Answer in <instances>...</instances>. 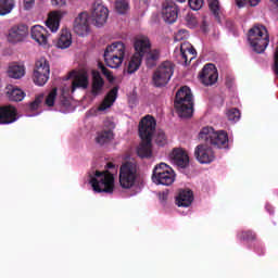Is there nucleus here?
Masks as SVG:
<instances>
[{
	"instance_id": "de8ad7c7",
	"label": "nucleus",
	"mask_w": 278,
	"mask_h": 278,
	"mask_svg": "<svg viewBox=\"0 0 278 278\" xmlns=\"http://www.w3.org/2000/svg\"><path fill=\"white\" fill-rule=\"evenodd\" d=\"M9 71H25L24 62H12L9 64Z\"/></svg>"
},
{
	"instance_id": "7c9ffc66",
	"label": "nucleus",
	"mask_w": 278,
	"mask_h": 278,
	"mask_svg": "<svg viewBox=\"0 0 278 278\" xmlns=\"http://www.w3.org/2000/svg\"><path fill=\"white\" fill-rule=\"evenodd\" d=\"M7 94L9 97V100L14 102L23 101V99H25V91L18 88H13L9 90Z\"/></svg>"
},
{
	"instance_id": "603ef678",
	"label": "nucleus",
	"mask_w": 278,
	"mask_h": 278,
	"mask_svg": "<svg viewBox=\"0 0 278 278\" xmlns=\"http://www.w3.org/2000/svg\"><path fill=\"white\" fill-rule=\"evenodd\" d=\"M202 71H218V68H216L214 63H207L203 66Z\"/></svg>"
},
{
	"instance_id": "680f3d73",
	"label": "nucleus",
	"mask_w": 278,
	"mask_h": 278,
	"mask_svg": "<svg viewBox=\"0 0 278 278\" xmlns=\"http://www.w3.org/2000/svg\"><path fill=\"white\" fill-rule=\"evenodd\" d=\"M177 1H179V3H184L186 0H177Z\"/></svg>"
},
{
	"instance_id": "6e6d98bb",
	"label": "nucleus",
	"mask_w": 278,
	"mask_h": 278,
	"mask_svg": "<svg viewBox=\"0 0 278 278\" xmlns=\"http://www.w3.org/2000/svg\"><path fill=\"white\" fill-rule=\"evenodd\" d=\"M98 68H100L101 71H108V67H105V65L101 62H98Z\"/></svg>"
},
{
	"instance_id": "c9c22d12",
	"label": "nucleus",
	"mask_w": 278,
	"mask_h": 278,
	"mask_svg": "<svg viewBox=\"0 0 278 278\" xmlns=\"http://www.w3.org/2000/svg\"><path fill=\"white\" fill-rule=\"evenodd\" d=\"M226 116L231 123H238V121H240V110L236 108L229 109L226 112Z\"/></svg>"
},
{
	"instance_id": "b1692460",
	"label": "nucleus",
	"mask_w": 278,
	"mask_h": 278,
	"mask_svg": "<svg viewBox=\"0 0 278 278\" xmlns=\"http://www.w3.org/2000/svg\"><path fill=\"white\" fill-rule=\"evenodd\" d=\"M105 86V80L101 77L99 71H92L91 78V94L93 97H99L100 92H103V87Z\"/></svg>"
},
{
	"instance_id": "f8f14e48",
	"label": "nucleus",
	"mask_w": 278,
	"mask_h": 278,
	"mask_svg": "<svg viewBox=\"0 0 278 278\" xmlns=\"http://www.w3.org/2000/svg\"><path fill=\"white\" fill-rule=\"evenodd\" d=\"M74 31L77 36H88L90 24L88 23V12H81L74 20Z\"/></svg>"
},
{
	"instance_id": "13d9d810",
	"label": "nucleus",
	"mask_w": 278,
	"mask_h": 278,
	"mask_svg": "<svg viewBox=\"0 0 278 278\" xmlns=\"http://www.w3.org/2000/svg\"><path fill=\"white\" fill-rule=\"evenodd\" d=\"M114 166H115V165H114V163H112V162H110V163L106 164V168H114Z\"/></svg>"
},
{
	"instance_id": "9d476101",
	"label": "nucleus",
	"mask_w": 278,
	"mask_h": 278,
	"mask_svg": "<svg viewBox=\"0 0 278 278\" xmlns=\"http://www.w3.org/2000/svg\"><path fill=\"white\" fill-rule=\"evenodd\" d=\"M108 16H110V11L101 3H93L91 9V18L96 27H103L108 22Z\"/></svg>"
},
{
	"instance_id": "864d4df0",
	"label": "nucleus",
	"mask_w": 278,
	"mask_h": 278,
	"mask_svg": "<svg viewBox=\"0 0 278 278\" xmlns=\"http://www.w3.org/2000/svg\"><path fill=\"white\" fill-rule=\"evenodd\" d=\"M274 71H278V48L276 49L274 54Z\"/></svg>"
},
{
	"instance_id": "423d86ee",
	"label": "nucleus",
	"mask_w": 278,
	"mask_h": 278,
	"mask_svg": "<svg viewBox=\"0 0 278 278\" xmlns=\"http://www.w3.org/2000/svg\"><path fill=\"white\" fill-rule=\"evenodd\" d=\"M125 60V43L115 41L104 50V62L109 68H118Z\"/></svg>"
},
{
	"instance_id": "4be33fe9",
	"label": "nucleus",
	"mask_w": 278,
	"mask_h": 278,
	"mask_svg": "<svg viewBox=\"0 0 278 278\" xmlns=\"http://www.w3.org/2000/svg\"><path fill=\"white\" fill-rule=\"evenodd\" d=\"M118 90L119 87L118 85L113 87L104 97L102 103L100 104V106L98 108V110L100 112H105V110H108V108H111L114 105V103L116 102V99H118Z\"/></svg>"
},
{
	"instance_id": "4468645a",
	"label": "nucleus",
	"mask_w": 278,
	"mask_h": 278,
	"mask_svg": "<svg viewBox=\"0 0 278 278\" xmlns=\"http://www.w3.org/2000/svg\"><path fill=\"white\" fill-rule=\"evenodd\" d=\"M30 36L40 47L49 46V31L40 25H35L30 29Z\"/></svg>"
},
{
	"instance_id": "f3484780",
	"label": "nucleus",
	"mask_w": 278,
	"mask_h": 278,
	"mask_svg": "<svg viewBox=\"0 0 278 278\" xmlns=\"http://www.w3.org/2000/svg\"><path fill=\"white\" fill-rule=\"evenodd\" d=\"M28 28L26 25L13 26L9 30L8 41L16 45V42H23L27 38Z\"/></svg>"
},
{
	"instance_id": "3c124183",
	"label": "nucleus",
	"mask_w": 278,
	"mask_h": 278,
	"mask_svg": "<svg viewBox=\"0 0 278 278\" xmlns=\"http://www.w3.org/2000/svg\"><path fill=\"white\" fill-rule=\"evenodd\" d=\"M52 5H56L58 8H62L66 5V0H51Z\"/></svg>"
},
{
	"instance_id": "f03ea898",
	"label": "nucleus",
	"mask_w": 278,
	"mask_h": 278,
	"mask_svg": "<svg viewBox=\"0 0 278 278\" xmlns=\"http://www.w3.org/2000/svg\"><path fill=\"white\" fill-rule=\"evenodd\" d=\"M174 108L180 118H191L194 114V100L190 87H181L175 96Z\"/></svg>"
},
{
	"instance_id": "39448f33",
	"label": "nucleus",
	"mask_w": 278,
	"mask_h": 278,
	"mask_svg": "<svg viewBox=\"0 0 278 278\" xmlns=\"http://www.w3.org/2000/svg\"><path fill=\"white\" fill-rule=\"evenodd\" d=\"M138 165L134 162H125L119 167V186L123 190H131L138 181Z\"/></svg>"
},
{
	"instance_id": "cd10ccee",
	"label": "nucleus",
	"mask_w": 278,
	"mask_h": 278,
	"mask_svg": "<svg viewBox=\"0 0 278 278\" xmlns=\"http://www.w3.org/2000/svg\"><path fill=\"white\" fill-rule=\"evenodd\" d=\"M112 140H114V131H112V129L101 130L96 137V142L101 147L112 142Z\"/></svg>"
},
{
	"instance_id": "c85d7f7f",
	"label": "nucleus",
	"mask_w": 278,
	"mask_h": 278,
	"mask_svg": "<svg viewBox=\"0 0 278 278\" xmlns=\"http://www.w3.org/2000/svg\"><path fill=\"white\" fill-rule=\"evenodd\" d=\"M49 71L40 72L35 71L33 74V81L36 84V86H45L47 81H49Z\"/></svg>"
},
{
	"instance_id": "0eeeda50",
	"label": "nucleus",
	"mask_w": 278,
	"mask_h": 278,
	"mask_svg": "<svg viewBox=\"0 0 278 278\" xmlns=\"http://www.w3.org/2000/svg\"><path fill=\"white\" fill-rule=\"evenodd\" d=\"M90 184L94 192L112 194L114 192V174L109 170H97L94 177H91Z\"/></svg>"
},
{
	"instance_id": "58836bf2",
	"label": "nucleus",
	"mask_w": 278,
	"mask_h": 278,
	"mask_svg": "<svg viewBox=\"0 0 278 278\" xmlns=\"http://www.w3.org/2000/svg\"><path fill=\"white\" fill-rule=\"evenodd\" d=\"M208 8L211 12H213L214 16L218 17V14L220 12V3L218 0H208Z\"/></svg>"
},
{
	"instance_id": "a18cd8bd",
	"label": "nucleus",
	"mask_w": 278,
	"mask_h": 278,
	"mask_svg": "<svg viewBox=\"0 0 278 278\" xmlns=\"http://www.w3.org/2000/svg\"><path fill=\"white\" fill-rule=\"evenodd\" d=\"M186 22H187L188 27H190L191 29L194 28V26L198 25V23H199L197 21V17L191 13H188L186 15Z\"/></svg>"
},
{
	"instance_id": "f257e3e1",
	"label": "nucleus",
	"mask_w": 278,
	"mask_h": 278,
	"mask_svg": "<svg viewBox=\"0 0 278 278\" xmlns=\"http://www.w3.org/2000/svg\"><path fill=\"white\" fill-rule=\"evenodd\" d=\"M155 127H157V121L153 115H146L139 122V138H141V142L137 148V155L141 160H149L153 155V144L151 142L153 134H155Z\"/></svg>"
},
{
	"instance_id": "8fccbe9b",
	"label": "nucleus",
	"mask_w": 278,
	"mask_h": 278,
	"mask_svg": "<svg viewBox=\"0 0 278 278\" xmlns=\"http://www.w3.org/2000/svg\"><path fill=\"white\" fill-rule=\"evenodd\" d=\"M188 35V30L181 29L176 34V40H184Z\"/></svg>"
},
{
	"instance_id": "c756f323",
	"label": "nucleus",
	"mask_w": 278,
	"mask_h": 278,
	"mask_svg": "<svg viewBox=\"0 0 278 278\" xmlns=\"http://www.w3.org/2000/svg\"><path fill=\"white\" fill-rule=\"evenodd\" d=\"M16 2L14 0H0V16H5L14 10Z\"/></svg>"
},
{
	"instance_id": "473e14b6",
	"label": "nucleus",
	"mask_w": 278,
	"mask_h": 278,
	"mask_svg": "<svg viewBox=\"0 0 278 278\" xmlns=\"http://www.w3.org/2000/svg\"><path fill=\"white\" fill-rule=\"evenodd\" d=\"M239 240H244L245 242H253L257 238V235L253 230H242L238 233Z\"/></svg>"
},
{
	"instance_id": "09e8293b",
	"label": "nucleus",
	"mask_w": 278,
	"mask_h": 278,
	"mask_svg": "<svg viewBox=\"0 0 278 278\" xmlns=\"http://www.w3.org/2000/svg\"><path fill=\"white\" fill-rule=\"evenodd\" d=\"M36 5V0H24V10H31Z\"/></svg>"
},
{
	"instance_id": "bf43d9fd",
	"label": "nucleus",
	"mask_w": 278,
	"mask_h": 278,
	"mask_svg": "<svg viewBox=\"0 0 278 278\" xmlns=\"http://www.w3.org/2000/svg\"><path fill=\"white\" fill-rule=\"evenodd\" d=\"M127 73H128V75H134V73H136V72L135 71H128Z\"/></svg>"
},
{
	"instance_id": "4c0bfd02",
	"label": "nucleus",
	"mask_w": 278,
	"mask_h": 278,
	"mask_svg": "<svg viewBox=\"0 0 278 278\" xmlns=\"http://www.w3.org/2000/svg\"><path fill=\"white\" fill-rule=\"evenodd\" d=\"M55 97H58V89L54 88L46 98V105H48V108L55 105Z\"/></svg>"
},
{
	"instance_id": "bb28decb",
	"label": "nucleus",
	"mask_w": 278,
	"mask_h": 278,
	"mask_svg": "<svg viewBox=\"0 0 278 278\" xmlns=\"http://www.w3.org/2000/svg\"><path fill=\"white\" fill-rule=\"evenodd\" d=\"M200 80L204 86H214L218 81V71H202L200 73Z\"/></svg>"
},
{
	"instance_id": "dca6fc26",
	"label": "nucleus",
	"mask_w": 278,
	"mask_h": 278,
	"mask_svg": "<svg viewBox=\"0 0 278 278\" xmlns=\"http://www.w3.org/2000/svg\"><path fill=\"white\" fill-rule=\"evenodd\" d=\"M170 159L179 168H188V166H190V156H188V152L181 148H175L170 154Z\"/></svg>"
},
{
	"instance_id": "49530a36",
	"label": "nucleus",
	"mask_w": 278,
	"mask_h": 278,
	"mask_svg": "<svg viewBox=\"0 0 278 278\" xmlns=\"http://www.w3.org/2000/svg\"><path fill=\"white\" fill-rule=\"evenodd\" d=\"M159 71H175V65L172 61H164L159 66Z\"/></svg>"
},
{
	"instance_id": "2f4dec72",
	"label": "nucleus",
	"mask_w": 278,
	"mask_h": 278,
	"mask_svg": "<svg viewBox=\"0 0 278 278\" xmlns=\"http://www.w3.org/2000/svg\"><path fill=\"white\" fill-rule=\"evenodd\" d=\"M142 58L138 53H134L128 63V71H138L142 64Z\"/></svg>"
},
{
	"instance_id": "412c9836",
	"label": "nucleus",
	"mask_w": 278,
	"mask_h": 278,
	"mask_svg": "<svg viewBox=\"0 0 278 278\" xmlns=\"http://www.w3.org/2000/svg\"><path fill=\"white\" fill-rule=\"evenodd\" d=\"M64 12L62 11H53L48 15V20L46 21V25L52 34H55L60 29V21L64 17Z\"/></svg>"
},
{
	"instance_id": "6ab92c4d",
	"label": "nucleus",
	"mask_w": 278,
	"mask_h": 278,
	"mask_svg": "<svg viewBox=\"0 0 278 278\" xmlns=\"http://www.w3.org/2000/svg\"><path fill=\"white\" fill-rule=\"evenodd\" d=\"M135 53H138L141 58H144L146 53L151 50V40L147 36H139L134 41Z\"/></svg>"
},
{
	"instance_id": "e433bc0d",
	"label": "nucleus",
	"mask_w": 278,
	"mask_h": 278,
	"mask_svg": "<svg viewBox=\"0 0 278 278\" xmlns=\"http://www.w3.org/2000/svg\"><path fill=\"white\" fill-rule=\"evenodd\" d=\"M45 99L43 94H39L35 98V100L33 102L29 103L28 109L30 110V112H36V110H38V108H40V103H42Z\"/></svg>"
},
{
	"instance_id": "1a4fd4ad",
	"label": "nucleus",
	"mask_w": 278,
	"mask_h": 278,
	"mask_svg": "<svg viewBox=\"0 0 278 278\" xmlns=\"http://www.w3.org/2000/svg\"><path fill=\"white\" fill-rule=\"evenodd\" d=\"M194 157L200 164H212L216 160V154L210 143H201L194 149Z\"/></svg>"
},
{
	"instance_id": "9b49d317",
	"label": "nucleus",
	"mask_w": 278,
	"mask_h": 278,
	"mask_svg": "<svg viewBox=\"0 0 278 278\" xmlns=\"http://www.w3.org/2000/svg\"><path fill=\"white\" fill-rule=\"evenodd\" d=\"M162 16L165 23H169V25H173V23L177 22V18L179 16V8L173 0H166L165 2H163Z\"/></svg>"
},
{
	"instance_id": "5701e85b",
	"label": "nucleus",
	"mask_w": 278,
	"mask_h": 278,
	"mask_svg": "<svg viewBox=\"0 0 278 278\" xmlns=\"http://www.w3.org/2000/svg\"><path fill=\"white\" fill-rule=\"evenodd\" d=\"M193 201L194 193H192V190L190 189L180 190L176 198V204L178 207H190Z\"/></svg>"
},
{
	"instance_id": "ea45409f",
	"label": "nucleus",
	"mask_w": 278,
	"mask_h": 278,
	"mask_svg": "<svg viewBox=\"0 0 278 278\" xmlns=\"http://www.w3.org/2000/svg\"><path fill=\"white\" fill-rule=\"evenodd\" d=\"M235 1L238 8H244L247 3H250L252 8H255V5H258L262 0H235Z\"/></svg>"
},
{
	"instance_id": "052dcab7",
	"label": "nucleus",
	"mask_w": 278,
	"mask_h": 278,
	"mask_svg": "<svg viewBox=\"0 0 278 278\" xmlns=\"http://www.w3.org/2000/svg\"><path fill=\"white\" fill-rule=\"evenodd\" d=\"M275 76L278 79V71H275Z\"/></svg>"
},
{
	"instance_id": "79ce46f5",
	"label": "nucleus",
	"mask_w": 278,
	"mask_h": 278,
	"mask_svg": "<svg viewBox=\"0 0 278 278\" xmlns=\"http://www.w3.org/2000/svg\"><path fill=\"white\" fill-rule=\"evenodd\" d=\"M102 73L110 84H121L122 79L114 77L111 71H102Z\"/></svg>"
},
{
	"instance_id": "2eb2a0df",
	"label": "nucleus",
	"mask_w": 278,
	"mask_h": 278,
	"mask_svg": "<svg viewBox=\"0 0 278 278\" xmlns=\"http://www.w3.org/2000/svg\"><path fill=\"white\" fill-rule=\"evenodd\" d=\"M71 75H74L72 81V92H75L77 88L87 90L88 86H90V78L88 76V72H71Z\"/></svg>"
},
{
	"instance_id": "7ed1b4c3",
	"label": "nucleus",
	"mask_w": 278,
	"mask_h": 278,
	"mask_svg": "<svg viewBox=\"0 0 278 278\" xmlns=\"http://www.w3.org/2000/svg\"><path fill=\"white\" fill-rule=\"evenodd\" d=\"M199 140L213 149H229V135L225 130L216 131L213 127H203L199 132Z\"/></svg>"
},
{
	"instance_id": "a19ab883",
	"label": "nucleus",
	"mask_w": 278,
	"mask_h": 278,
	"mask_svg": "<svg viewBox=\"0 0 278 278\" xmlns=\"http://www.w3.org/2000/svg\"><path fill=\"white\" fill-rule=\"evenodd\" d=\"M189 8L193 10L194 12L201 10L203 8V3H205L204 0H188Z\"/></svg>"
},
{
	"instance_id": "20e7f679",
	"label": "nucleus",
	"mask_w": 278,
	"mask_h": 278,
	"mask_svg": "<svg viewBox=\"0 0 278 278\" xmlns=\"http://www.w3.org/2000/svg\"><path fill=\"white\" fill-rule=\"evenodd\" d=\"M248 40L255 53H264L270 39L268 37V30L264 25H254L248 33Z\"/></svg>"
},
{
	"instance_id": "72a5a7b5",
	"label": "nucleus",
	"mask_w": 278,
	"mask_h": 278,
	"mask_svg": "<svg viewBox=\"0 0 278 278\" xmlns=\"http://www.w3.org/2000/svg\"><path fill=\"white\" fill-rule=\"evenodd\" d=\"M36 71H51V66L49 65V61L46 58H39L35 62Z\"/></svg>"
},
{
	"instance_id": "5fc2aeb1",
	"label": "nucleus",
	"mask_w": 278,
	"mask_h": 278,
	"mask_svg": "<svg viewBox=\"0 0 278 278\" xmlns=\"http://www.w3.org/2000/svg\"><path fill=\"white\" fill-rule=\"evenodd\" d=\"M226 86L227 88H231L233 86V79L232 78H226Z\"/></svg>"
},
{
	"instance_id": "393cba45",
	"label": "nucleus",
	"mask_w": 278,
	"mask_h": 278,
	"mask_svg": "<svg viewBox=\"0 0 278 278\" xmlns=\"http://www.w3.org/2000/svg\"><path fill=\"white\" fill-rule=\"evenodd\" d=\"M73 45V35L71 34V30L68 29H62L60 38L56 42V46L59 49H68Z\"/></svg>"
},
{
	"instance_id": "6e6552de",
	"label": "nucleus",
	"mask_w": 278,
	"mask_h": 278,
	"mask_svg": "<svg viewBox=\"0 0 278 278\" xmlns=\"http://www.w3.org/2000/svg\"><path fill=\"white\" fill-rule=\"evenodd\" d=\"M152 181L161 186H173L175 182V170L166 163H161L153 169Z\"/></svg>"
},
{
	"instance_id": "ddd939ff",
	"label": "nucleus",
	"mask_w": 278,
	"mask_h": 278,
	"mask_svg": "<svg viewBox=\"0 0 278 278\" xmlns=\"http://www.w3.org/2000/svg\"><path fill=\"white\" fill-rule=\"evenodd\" d=\"M18 121V112L12 105L0 106V125H12Z\"/></svg>"
},
{
	"instance_id": "37998d69",
	"label": "nucleus",
	"mask_w": 278,
	"mask_h": 278,
	"mask_svg": "<svg viewBox=\"0 0 278 278\" xmlns=\"http://www.w3.org/2000/svg\"><path fill=\"white\" fill-rule=\"evenodd\" d=\"M155 142L159 147L166 144V134L163 130H159L155 137Z\"/></svg>"
},
{
	"instance_id": "a211bd4d",
	"label": "nucleus",
	"mask_w": 278,
	"mask_h": 278,
	"mask_svg": "<svg viewBox=\"0 0 278 278\" xmlns=\"http://www.w3.org/2000/svg\"><path fill=\"white\" fill-rule=\"evenodd\" d=\"M180 58L185 66H188L197 58V50L190 42L186 41L180 45Z\"/></svg>"
},
{
	"instance_id": "4d7b16f0",
	"label": "nucleus",
	"mask_w": 278,
	"mask_h": 278,
	"mask_svg": "<svg viewBox=\"0 0 278 278\" xmlns=\"http://www.w3.org/2000/svg\"><path fill=\"white\" fill-rule=\"evenodd\" d=\"M166 199H168V193H162L161 195H160V200L161 201H166Z\"/></svg>"
},
{
	"instance_id": "f704fd0d",
	"label": "nucleus",
	"mask_w": 278,
	"mask_h": 278,
	"mask_svg": "<svg viewBox=\"0 0 278 278\" xmlns=\"http://www.w3.org/2000/svg\"><path fill=\"white\" fill-rule=\"evenodd\" d=\"M115 10L118 12V14H126L129 10V2L126 0H117L115 2Z\"/></svg>"
},
{
	"instance_id": "aec40b11",
	"label": "nucleus",
	"mask_w": 278,
	"mask_h": 278,
	"mask_svg": "<svg viewBox=\"0 0 278 278\" xmlns=\"http://www.w3.org/2000/svg\"><path fill=\"white\" fill-rule=\"evenodd\" d=\"M173 77V71H155L152 76V84L155 88H162L170 81Z\"/></svg>"
},
{
	"instance_id": "a878e982",
	"label": "nucleus",
	"mask_w": 278,
	"mask_h": 278,
	"mask_svg": "<svg viewBox=\"0 0 278 278\" xmlns=\"http://www.w3.org/2000/svg\"><path fill=\"white\" fill-rule=\"evenodd\" d=\"M144 63L147 68H155L157 66V62H160L161 52L159 49H153L150 52L144 54Z\"/></svg>"
},
{
	"instance_id": "c03bdc74",
	"label": "nucleus",
	"mask_w": 278,
	"mask_h": 278,
	"mask_svg": "<svg viewBox=\"0 0 278 278\" xmlns=\"http://www.w3.org/2000/svg\"><path fill=\"white\" fill-rule=\"evenodd\" d=\"M7 75L11 79H22V77H25V71H8Z\"/></svg>"
}]
</instances>
